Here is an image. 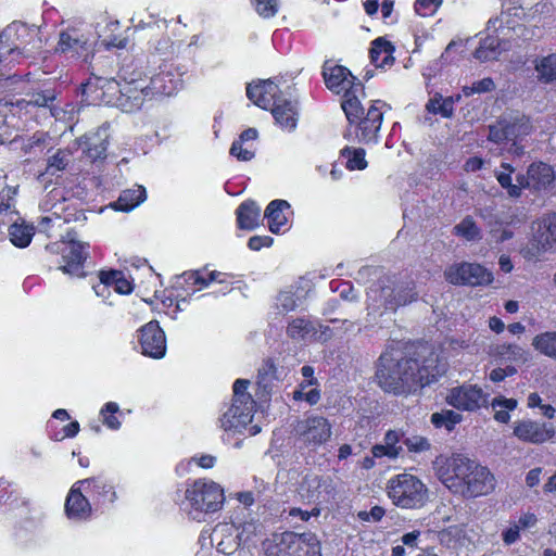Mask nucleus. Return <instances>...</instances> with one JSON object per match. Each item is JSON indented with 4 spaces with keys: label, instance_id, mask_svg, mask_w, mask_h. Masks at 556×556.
Here are the masks:
<instances>
[{
    "label": "nucleus",
    "instance_id": "1",
    "mask_svg": "<svg viewBox=\"0 0 556 556\" xmlns=\"http://www.w3.org/2000/svg\"><path fill=\"white\" fill-rule=\"evenodd\" d=\"M445 374L440 357L428 343H414L396 357L393 350H386L377 362L375 379L387 393L413 394L434 382Z\"/></svg>",
    "mask_w": 556,
    "mask_h": 556
},
{
    "label": "nucleus",
    "instance_id": "2",
    "mask_svg": "<svg viewBox=\"0 0 556 556\" xmlns=\"http://www.w3.org/2000/svg\"><path fill=\"white\" fill-rule=\"evenodd\" d=\"M441 480L453 493L465 498L488 495L495 488V478L486 467L462 456L448 462Z\"/></svg>",
    "mask_w": 556,
    "mask_h": 556
},
{
    "label": "nucleus",
    "instance_id": "3",
    "mask_svg": "<svg viewBox=\"0 0 556 556\" xmlns=\"http://www.w3.org/2000/svg\"><path fill=\"white\" fill-rule=\"evenodd\" d=\"M501 168L503 170L495 172V178L498 185L506 190L509 198L518 199L521 197L523 190L532 192H541L551 188L555 181V172L553 166L543 162H532L526 174H518L516 176L517 184H513V174L515 167L510 163L502 162Z\"/></svg>",
    "mask_w": 556,
    "mask_h": 556
},
{
    "label": "nucleus",
    "instance_id": "4",
    "mask_svg": "<svg viewBox=\"0 0 556 556\" xmlns=\"http://www.w3.org/2000/svg\"><path fill=\"white\" fill-rule=\"evenodd\" d=\"M384 106H388L386 102L375 100L365 112L359 98L344 102L342 110L349 124L355 127V135L359 142H377L378 132L383 121L382 108Z\"/></svg>",
    "mask_w": 556,
    "mask_h": 556
},
{
    "label": "nucleus",
    "instance_id": "5",
    "mask_svg": "<svg viewBox=\"0 0 556 556\" xmlns=\"http://www.w3.org/2000/svg\"><path fill=\"white\" fill-rule=\"evenodd\" d=\"M386 492L392 504L402 509H420L429 501L427 485L406 471L392 476L387 482Z\"/></svg>",
    "mask_w": 556,
    "mask_h": 556
},
{
    "label": "nucleus",
    "instance_id": "6",
    "mask_svg": "<svg viewBox=\"0 0 556 556\" xmlns=\"http://www.w3.org/2000/svg\"><path fill=\"white\" fill-rule=\"evenodd\" d=\"M250 380L237 379L232 386V403L220 417V427L225 431L241 432L252 422L256 412V401L248 392Z\"/></svg>",
    "mask_w": 556,
    "mask_h": 556
},
{
    "label": "nucleus",
    "instance_id": "7",
    "mask_svg": "<svg viewBox=\"0 0 556 556\" xmlns=\"http://www.w3.org/2000/svg\"><path fill=\"white\" fill-rule=\"evenodd\" d=\"M182 73L173 63L165 61L159 66V72L150 77L146 87L135 89L134 102L129 111L140 109L143 101L155 96H173L182 87Z\"/></svg>",
    "mask_w": 556,
    "mask_h": 556
},
{
    "label": "nucleus",
    "instance_id": "8",
    "mask_svg": "<svg viewBox=\"0 0 556 556\" xmlns=\"http://www.w3.org/2000/svg\"><path fill=\"white\" fill-rule=\"evenodd\" d=\"M321 77L326 88L341 96V106L348 100L365 96L364 84L344 65L327 59L321 65Z\"/></svg>",
    "mask_w": 556,
    "mask_h": 556
},
{
    "label": "nucleus",
    "instance_id": "9",
    "mask_svg": "<svg viewBox=\"0 0 556 556\" xmlns=\"http://www.w3.org/2000/svg\"><path fill=\"white\" fill-rule=\"evenodd\" d=\"M267 556H321L320 542L313 533L285 531L274 534Z\"/></svg>",
    "mask_w": 556,
    "mask_h": 556
},
{
    "label": "nucleus",
    "instance_id": "10",
    "mask_svg": "<svg viewBox=\"0 0 556 556\" xmlns=\"http://www.w3.org/2000/svg\"><path fill=\"white\" fill-rule=\"evenodd\" d=\"M185 497L191 511L198 514L217 511L224 501V490L214 481L198 479L187 484Z\"/></svg>",
    "mask_w": 556,
    "mask_h": 556
},
{
    "label": "nucleus",
    "instance_id": "11",
    "mask_svg": "<svg viewBox=\"0 0 556 556\" xmlns=\"http://www.w3.org/2000/svg\"><path fill=\"white\" fill-rule=\"evenodd\" d=\"M47 249L60 254V258L56 261L58 268L64 274L79 278L86 277L85 262L89 256V244L70 240L63 241L61 244L54 243Z\"/></svg>",
    "mask_w": 556,
    "mask_h": 556
},
{
    "label": "nucleus",
    "instance_id": "12",
    "mask_svg": "<svg viewBox=\"0 0 556 556\" xmlns=\"http://www.w3.org/2000/svg\"><path fill=\"white\" fill-rule=\"evenodd\" d=\"M119 92V83L102 77H90L81 85L83 100L89 105H119L126 108L122 101Z\"/></svg>",
    "mask_w": 556,
    "mask_h": 556
},
{
    "label": "nucleus",
    "instance_id": "13",
    "mask_svg": "<svg viewBox=\"0 0 556 556\" xmlns=\"http://www.w3.org/2000/svg\"><path fill=\"white\" fill-rule=\"evenodd\" d=\"M445 280L453 286H489L493 282V274L478 263H454L444 270Z\"/></svg>",
    "mask_w": 556,
    "mask_h": 556
},
{
    "label": "nucleus",
    "instance_id": "14",
    "mask_svg": "<svg viewBox=\"0 0 556 556\" xmlns=\"http://www.w3.org/2000/svg\"><path fill=\"white\" fill-rule=\"evenodd\" d=\"M118 77L123 81V84H119L118 96L126 103L124 109L129 111V106L134 102V96H136L135 89L146 87L148 73L144 61L141 59L125 60L119 67Z\"/></svg>",
    "mask_w": 556,
    "mask_h": 556
},
{
    "label": "nucleus",
    "instance_id": "15",
    "mask_svg": "<svg viewBox=\"0 0 556 556\" xmlns=\"http://www.w3.org/2000/svg\"><path fill=\"white\" fill-rule=\"evenodd\" d=\"M489 393L477 384L464 383L452 388L446 395V403L457 410L477 412L489 406Z\"/></svg>",
    "mask_w": 556,
    "mask_h": 556
},
{
    "label": "nucleus",
    "instance_id": "16",
    "mask_svg": "<svg viewBox=\"0 0 556 556\" xmlns=\"http://www.w3.org/2000/svg\"><path fill=\"white\" fill-rule=\"evenodd\" d=\"M299 440L306 446L317 448L331 437V425L323 416H308L296 425Z\"/></svg>",
    "mask_w": 556,
    "mask_h": 556
},
{
    "label": "nucleus",
    "instance_id": "17",
    "mask_svg": "<svg viewBox=\"0 0 556 556\" xmlns=\"http://www.w3.org/2000/svg\"><path fill=\"white\" fill-rule=\"evenodd\" d=\"M138 342L144 356L161 359L166 354V336L157 320H151L139 328Z\"/></svg>",
    "mask_w": 556,
    "mask_h": 556
},
{
    "label": "nucleus",
    "instance_id": "18",
    "mask_svg": "<svg viewBox=\"0 0 556 556\" xmlns=\"http://www.w3.org/2000/svg\"><path fill=\"white\" fill-rule=\"evenodd\" d=\"M85 481L86 491L90 494L96 510L111 507L117 501L118 485L113 479L104 475H99L86 478Z\"/></svg>",
    "mask_w": 556,
    "mask_h": 556
},
{
    "label": "nucleus",
    "instance_id": "19",
    "mask_svg": "<svg viewBox=\"0 0 556 556\" xmlns=\"http://www.w3.org/2000/svg\"><path fill=\"white\" fill-rule=\"evenodd\" d=\"M83 490H86L85 479L76 481L66 495L64 511L71 520L86 521L91 518L92 505Z\"/></svg>",
    "mask_w": 556,
    "mask_h": 556
},
{
    "label": "nucleus",
    "instance_id": "20",
    "mask_svg": "<svg viewBox=\"0 0 556 556\" xmlns=\"http://www.w3.org/2000/svg\"><path fill=\"white\" fill-rule=\"evenodd\" d=\"M513 433L521 442L543 444L554 438L555 430L552 424L527 419L516 421Z\"/></svg>",
    "mask_w": 556,
    "mask_h": 556
},
{
    "label": "nucleus",
    "instance_id": "21",
    "mask_svg": "<svg viewBox=\"0 0 556 556\" xmlns=\"http://www.w3.org/2000/svg\"><path fill=\"white\" fill-rule=\"evenodd\" d=\"M247 97L256 106L263 110H269L278 100L285 97L279 85L270 79L260 80L257 83L248 84Z\"/></svg>",
    "mask_w": 556,
    "mask_h": 556
},
{
    "label": "nucleus",
    "instance_id": "22",
    "mask_svg": "<svg viewBox=\"0 0 556 556\" xmlns=\"http://www.w3.org/2000/svg\"><path fill=\"white\" fill-rule=\"evenodd\" d=\"M186 282L191 283L198 290L207 288L212 282L222 285L220 291L226 294L231 291L233 275L217 270L208 271L206 267L195 270H188L182 274Z\"/></svg>",
    "mask_w": 556,
    "mask_h": 556
},
{
    "label": "nucleus",
    "instance_id": "23",
    "mask_svg": "<svg viewBox=\"0 0 556 556\" xmlns=\"http://www.w3.org/2000/svg\"><path fill=\"white\" fill-rule=\"evenodd\" d=\"M276 380L277 367L274 359H264L262 366L257 370L255 381V396L261 403H266L270 400Z\"/></svg>",
    "mask_w": 556,
    "mask_h": 556
},
{
    "label": "nucleus",
    "instance_id": "24",
    "mask_svg": "<svg viewBox=\"0 0 556 556\" xmlns=\"http://www.w3.org/2000/svg\"><path fill=\"white\" fill-rule=\"evenodd\" d=\"M99 285L93 286V290L98 295H102L100 289L113 288L118 294H130L134 290V285L128 280L123 270L119 269H101L98 273Z\"/></svg>",
    "mask_w": 556,
    "mask_h": 556
},
{
    "label": "nucleus",
    "instance_id": "25",
    "mask_svg": "<svg viewBox=\"0 0 556 556\" xmlns=\"http://www.w3.org/2000/svg\"><path fill=\"white\" fill-rule=\"evenodd\" d=\"M276 124L283 130L293 131L299 121L298 102L281 98L269 109Z\"/></svg>",
    "mask_w": 556,
    "mask_h": 556
},
{
    "label": "nucleus",
    "instance_id": "26",
    "mask_svg": "<svg viewBox=\"0 0 556 556\" xmlns=\"http://www.w3.org/2000/svg\"><path fill=\"white\" fill-rule=\"evenodd\" d=\"M395 46L386 37H378L370 43V63L377 68L390 67L394 64Z\"/></svg>",
    "mask_w": 556,
    "mask_h": 556
},
{
    "label": "nucleus",
    "instance_id": "27",
    "mask_svg": "<svg viewBox=\"0 0 556 556\" xmlns=\"http://www.w3.org/2000/svg\"><path fill=\"white\" fill-rule=\"evenodd\" d=\"M418 293L416 292V283L413 279L395 285L391 293L386 296L384 306L387 309L395 311L401 306H405L416 301Z\"/></svg>",
    "mask_w": 556,
    "mask_h": 556
},
{
    "label": "nucleus",
    "instance_id": "28",
    "mask_svg": "<svg viewBox=\"0 0 556 556\" xmlns=\"http://www.w3.org/2000/svg\"><path fill=\"white\" fill-rule=\"evenodd\" d=\"M236 217L239 229L253 230L261 224V207L256 201L248 199L237 207Z\"/></svg>",
    "mask_w": 556,
    "mask_h": 556
},
{
    "label": "nucleus",
    "instance_id": "29",
    "mask_svg": "<svg viewBox=\"0 0 556 556\" xmlns=\"http://www.w3.org/2000/svg\"><path fill=\"white\" fill-rule=\"evenodd\" d=\"M290 208V204L286 200L276 199L267 205L264 217L267 219L268 228L273 233H279L286 227L288 218L285 214Z\"/></svg>",
    "mask_w": 556,
    "mask_h": 556
},
{
    "label": "nucleus",
    "instance_id": "30",
    "mask_svg": "<svg viewBox=\"0 0 556 556\" xmlns=\"http://www.w3.org/2000/svg\"><path fill=\"white\" fill-rule=\"evenodd\" d=\"M146 188L138 186L136 189L123 190L117 200L112 202L110 206L117 212H130L146 201Z\"/></svg>",
    "mask_w": 556,
    "mask_h": 556
},
{
    "label": "nucleus",
    "instance_id": "31",
    "mask_svg": "<svg viewBox=\"0 0 556 556\" xmlns=\"http://www.w3.org/2000/svg\"><path fill=\"white\" fill-rule=\"evenodd\" d=\"M535 237L544 249L556 250V213L548 214L538 222Z\"/></svg>",
    "mask_w": 556,
    "mask_h": 556
},
{
    "label": "nucleus",
    "instance_id": "32",
    "mask_svg": "<svg viewBox=\"0 0 556 556\" xmlns=\"http://www.w3.org/2000/svg\"><path fill=\"white\" fill-rule=\"evenodd\" d=\"M9 238L11 243L20 249L27 248L35 236V227L25 220L15 222L9 227Z\"/></svg>",
    "mask_w": 556,
    "mask_h": 556
},
{
    "label": "nucleus",
    "instance_id": "33",
    "mask_svg": "<svg viewBox=\"0 0 556 556\" xmlns=\"http://www.w3.org/2000/svg\"><path fill=\"white\" fill-rule=\"evenodd\" d=\"M258 132L255 128H248L243 130L239 138L236 139L230 147L229 153L238 161L248 162L254 157V151L243 148V142L253 141L257 138Z\"/></svg>",
    "mask_w": 556,
    "mask_h": 556
},
{
    "label": "nucleus",
    "instance_id": "34",
    "mask_svg": "<svg viewBox=\"0 0 556 556\" xmlns=\"http://www.w3.org/2000/svg\"><path fill=\"white\" fill-rule=\"evenodd\" d=\"M516 135V123L506 118H500L489 126L488 139L496 144H502L510 140Z\"/></svg>",
    "mask_w": 556,
    "mask_h": 556
},
{
    "label": "nucleus",
    "instance_id": "35",
    "mask_svg": "<svg viewBox=\"0 0 556 556\" xmlns=\"http://www.w3.org/2000/svg\"><path fill=\"white\" fill-rule=\"evenodd\" d=\"M188 303L182 290L172 287L163 291L162 304L166 308V314L172 318H176L177 313L184 311V305Z\"/></svg>",
    "mask_w": 556,
    "mask_h": 556
},
{
    "label": "nucleus",
    "instance_id": "36",
    "mask_svg": "<svg viewBox=\"0 0 556 556\" xmlns=\"http://www.w3.org/2000/svg\"><path fill=\"white\" fill-rule=\"evenodd\" d=\"M0 504L8 505L11 509L20 506L28 508L29 501L22 498L17 489L4 478H0Z\"/></svg>",
    "mask_w": 556,
    "mask_h": 556
},
{
    "label": "nucleus",
    "instance_id": "37",
    "mask_svg": "<svg viewBox=\"0 0 556 556\" xmlns=\"http://www.w3.org/2000/svg\"><path fill=\"white\" fill-rule=\"evenodd\" d=\"M532 346L540 354L556 361V331H544L532 339Z\"/></svg>",
    "mask_w": 556,
    "mask_h": 556
},
{
    "label": "nucleus",
    "instance_id": "38",
    "mask_svg": "<svg viewBox=\"0 0 556 556\" xmlns=\"http://www.w3.org/2000/svg\"><path fill=\"white\" fill-rule=\"evenodd\" d=\"M340 156L345 159V167L349 170H363L367 167L366 151L363 148L344 147Z\"/></svg>",
    "mask_w": 556,
    "mask_h": 556
},
{
    "label": "nucleus",
    "instance_id": "39",
    "mask_svg": "<svg viewBox=\"0 0 556 556\" xmlns=\"http://www.w3.org/2000/svg\"><path fill=\"white\" fill-rule=\"evenodd\" d=\"M430 420L434 428H444L451 432L458 424L462 422L463 416L452 409H442L441 412L433 413L430 417Z\"/></svg>",
    "mask_w": 556,
    "mask_h": 556
},
{
    "label": "nucleus",
    "instance_id": "40",
    "mask_svg": "<svg viewBox=\"0 0 556 556\" xmlns=\"http://www.w3.org/2000/svg\"><path fill=\"white\" fill-rule=\"evenodd\" d=\"M500 40L496 37L488 36L480 40L473 52V56L480 62L496 60L498 55Z\"/></svg>",
    "mask_w": 556,
    "mask_h": 556
},
{
    "label": "nucleus",
    "instance_id": "41",
    "mask_svg": "<svg viewBox=\"0 0 556 556\" xmlns=\"http://www.w3.org/2000/svg\"><path fill=\"white\" fill-rule=\"evenodd\" d=\"M490 405L494 409V419L501 424H508L510 420L509 412L516 409L518 402L516 399H506L500 395L494 397Z\"/></svg>",
    "mask_w": 556,
    "mask_h": 556
},
{
    "label": "nucleus",
    "instance_id": "42",
    "mask_svg": "<svg viewBox=\"0 0 556 556\" xmlns=\"http://www.w3.org/2000/svg\"><path fill=\"white\" fill-rule=\"evenodd\" d=\"M454 103L453 97L443 99L441 94H435L427 103V110L430 113L440 114L444 118H451L454 114Z\"/></svg>",
    "mask_w": 556,
    "mask_h": 556
},
{
    "label": "nucleus",
    "instance_id": "43",
    "mask_svg": "<svg viewBox=\"0 0 556 556\" xmlns=\"http://www.w3.org/2000/svg\"><path fill=\"white\" fill-rule=\"evenodd\" d=\"M121 416L122 413L116 402H108L100 409L101 421L110 430H118L121 428Z\"/></svg>",
    "mask_w": 556,
    "mask_h": 556
},
{
    "label": "nucleus",
    "instance_id": "44",
    "mask_svg": "<svg viewBox=\"0 0 556 556\" xmlns=\"http://www.w3.org/2000/svg\"><path fill=\"white\" fill-rule=\"evenodd\" d=\"M539 80L545 84L556 81V54L543 56L535 65Z\"/></svg>",
    "mask_w": 556,
    "mask_h": 556
},
{
    "label": "nucleus",
    "instance_id": "45",
    "mask_svg": "<svg viewBox=\"0 0 556 556\" xmlns=\"http://www.w3.org/2000/svg\"><path fill=\"white\" fill-rule=\"evenodd\" d=\"M315 332L313 323L304 317L294 318L287 326V334L293 340L304 339L307 334Z\"/></svg>",
    "mask_w": 556,
    "mask_h": 556
},
{
    "label": "nucleus",
    "instance_id": "46",
    "mask_svg": "<svg viewBox=\"0 0 556 556\" xmlns=\"http://www.w3.org/2000/svg\"><path fill=\"white\" fill-rule=\"evenodd\" d=\"M495 356L516 363H525L527 361L526 351L514 343H503L495 348Z\"/></svg>",
    "mask_w": 556,
    "mask_h": 556
},
{
    "label": "nucleus",
    "instance_id": "47",
    "mask_svg": "<svg viewBox=\"0 0 556 556\" xmlns=\"http://www.w3.org/2000/svg\"><path fill=\"white\" fill-rule=\"evenodd\" d=\"M454 233L458 237H463L468 241H476L481 239V229L472 216H466L459 224L454 227Z\"/></svg>",
    "mask_w": 556,
    "mask_h": 556
},
{
    "label": "nucleus",
    "instance_id": "48",
    "mask_svg": "<svg viewBox=\"0 0 556 556\" xmlns=\"http://www.w3.org/2000/svg\"><path fill=\"white\" fill-rule=\"evenodd\" d=\"M108 141L100 138H88L84 153L90 162L104 161L106 159Z\"/></svg>",
    "mask_w": 556,
    "mask_h": 556
},
{
    "label": "nucleus",
    "instance_id": "49",
    "mask_svg": "<svg viewBox=\"0 0 556 556\" xmlns=\"http://www.w3.org/2000/svg\"><path fill=\"white\" fill-rule=\"evenodd\" d=\"M49 438L53 441L60 442L66 438H74L80 430V425L77 420L70 421L61 429H56L53 421H48L47 425Z\"/></svg>",
    "mask_w": 556,
    "mask_h": 556
},
{
    "label": "nucleus",
    "instance_id": "50",
    "mask_svg": "<svg viewBox=\"0 0 556 556\" xmlns=\"http://www.w3.org/2000/svg\"><path fill=\"white\" fill-rule=\"evenodd\" d=\"M16 194H17L16 187L5 185L0 190V214H2V213L17 214V211L15 210Z\"/></svg>",
    "mask_w": 556,
    "mask_h": 556
},
{
    "label": "nucleus",
    "instance_id": "51",
    "mask_svg": "<svg viewBox=\"0 0 556 556\" xmlns=\"http://www.w3.org/2000/svg\"><path fill=\"white\" fill-rule=\"evenodd\" d=\"M251 4L263 18L274 17L279 10V0H251Z\"/></svg>",
    "mask_w": 556,
    "mask_h": 556
},
{
    "label": "nucleus",
    "instance_id": "52",
    "mask_svg": "<svg viewBox=\"0 0 556 556\" xmlns=\"http://www.w3.org/2000/svg\"><path fill=\"white\" fill-rule=\"evenodd\" d=\"M495 89L494 80L491 77L482 78L475 81L471 86H465L463 92L466 97H470L475 93L490 92Z\"/></svg>",
    "mask_w": 556,
    "mask_h": 556
},
{
    "label": "nucleus",
    "instance_id": "53",
    "mask_svg": "<svg viewBox=\"0 0 556 556\" xmlns=\"http://www.w3.org/2000/svg\"><path fill=\"white\" fill-rule=\"evenodd\" d=\"M81 48L80 41L77 38H73L68 31H61L56 50L66 53V52H78V49Z\"/></svg>",
    "mask_w": 556,
    "mask_h": 556
},
{
    "label": "nucleus",
    "instance_id": "54",
    "mask_svg": "<svg viewBox=\"0 0 556 556\" xmlns=\"http://www.w3.org/2000/svg\"><path fill=\"white\" fill-rule=\"evenodd\" d=\"M67 164L68 160L66 153L62 150H58L48 159L47 173L54 175L58 172L64 170Z\"/></svg>",
    "mask_w": 556,
    "mask_h": 556
},
{
    "label": "nucleus",
    "instance_id": "55",
    "mask_svg": "<svg viewBox=\"0 0 556 556\" xmlns=\"http://www.w3.org/2000/svg\"><path fill=\"white\" fill-rule=\"evenodd\" d=\"M442 3L443 0H416L414 10L420 16H431L438 11Z\"/></svg>",
    "mask_w": 556,
    "mask_h": 556
},
{
    "label": "nucleus",
    "instance_id": "56",
    "mask_svg": "<svg viewBox=\"0 0 556 556\" xmlns=\"http://www.w3.org/2000/svg\"><path fill=\"white\" fill-rule=\"evenodd\" d=\"M403 443L410 453H421L430 450L431 445L427 438L421 435H413L405 438Z\"/></svg>",
    "mask_w": 556,
    "mask_h": 556
},
{
    "label": "nucleus",
    "instance_id": "57",
    "mask_svg": "<svg viewBox=\"0 0 556 556\" xmlns=\"http://www.w3.org/2000/svg\"><path fill=\"white\" fill-rule=\"evenodd\" d=\"M292 397L294 401H305L309 405H315L320 400V390L318 388H313L309 391L305 392V389L299 387L293 391Z\"/></svg>",
    "mask_w": 556,
    "mask_h": 556
},
{
    "label": "nucleus",
    "instance_id": "58",
    "mask_svg": "<svg viewBox=\"0 0 556 556\" xmlns=\"http://www.w3.org/2000/svg\"><path fill=\"white\" fill-rule=\"evenodd\" d=\"M402 452V447H393L386 444H375L371 447V454L376 458L388 457L391 459L397 458Z\"/></svg>",
    "mask_w": 556,
    "mask_h": 556
},
{
    "label": "nucleus",
    "instance_id": "59",
    "mask_svg": "<svg viewBox=\"0 0 556 556\" xmlns=\"http://www.w3.org/2000/svg\"><path fill=\"white\" fill-rule=\"evenodd\" d=\"M356 516L362 522H379L386 516V509L382 506L375 505L369 511L359 510Z\"/></svg>",
    "mask_w": 556,
    "mask_h": 556
},
{
    "label": "nucleus",
    "instance_id": "60",
    "mask_svg": "<svg viewBox=\"0 0 556 556\" xmlns=\"http://www.w3.org/2000/svg\"><path fill=\"white\" fill-rule=\"evenodd\" d=\"M274 243V238L270 236H252L248 241V248L252 251H260L263 248H269Z\"/></svg>",
    "mask_w": 556,
    "mask_h": 556
},
{
    "label": "nucleus",
    "instance_id": "61",
    "mask_svg": "<svg viewBox=\"0 0 556 556\" xmlns=\"http://www.w3.org/2000/svg\"><path fill=\"white\" fill-rule=\"evenodd\" d=\"M517 369L514 366H506L505 368L497 367L491 370L489 378L492 382L498 383L505 380V378L514 376Z\"/></svg>",
    "mask_w": 556,
    "mask_h": 556
},
{
    "label": "nucleus",
    "instance_id": "62",
    "mask_svg": "<svg viewBox=\"0 0 556 556\" xmlns=\"http://www.w3.org/2000/svg\"><path fill=\"white\" fill-rule=\"evenodd\" d=\"M279 307L283 312L294 311L298 306L296 299L291 292H281L278 296Z\"/></svg>",
    "mask_w": 556,
    "mask_h": 556
},
{
    "label": "nucleus",
    "instance_id": "63",
    "mask_svg": "<svg viewBox=\"0 0 556 556\" xmlns=\"http://www.w3.org/2000/svg\"><path fill=\"white\" fill-rule=\"evenodd\" d=\"M103 42L109 48H125L127 45V38L124 37L122 34H111L108 36H104Z\"/></svg>",
    "mask_w": 556,
    "mask_h": 556
},
{
    "label": "nucleus",
    "instance_id": "64",
    "mask_svg": "<svg viewBox=\"0 0 556 556\" xmlns=\"http://www.w3.org/2000/svg\"><path fill=\"white\" fill-rule=\"evenodd\" d=\"M520 538V527L513 525L502 532L503 542L506 545H511Z\"/></svg>",
    "mask_w": 556,
    "mask_h": 556
}]
</instances>
